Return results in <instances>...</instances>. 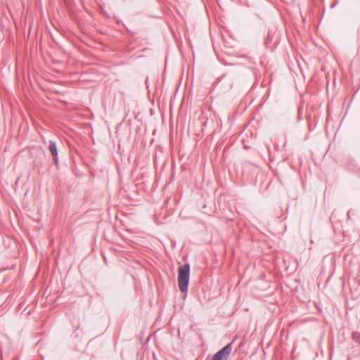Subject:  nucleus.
Here are the masks:
<instances>
[{
	"label": "nucleus",
	"instance_id": "1",
	"mask_svg": "<svg viewBox=\"0 0 360 360\" xmlns=\"http://www.w3.org/2000/svg\"><path fill=\"white\" fill-rule=\"evenodd\" d=\"M190 266L188 264L180 266L178 269V285L182 292L187 290L189 282Z\"/></svg>",
	"mask_w": 360,
	"mask_h": 360
},
{
	"label": "nucleus",
	"instance_id": "2",
	"mask_svg": "<svg viewBox=\"0 0 360 360\" xmlns=\"http://www.w3.org/2000/svg\"><path fill=\"white\" fill-rule=\"evenodd\" d=\"M231 349L230 345L225 346L214 354L212 360H226L231 352Z\"/></svg>",
	"mask_w": 360,
	"mask_h": 360
},
{
	"label": "nucleus",
	"instance_id": "3",
	"mask_svg": "<svg viewBox=\"0 0 360 360\" xmlns=\"http://www.w3.org/2000/svg\"><path fill=\"white\" fill-rule=\"evenodd\" d=\"M49 150L52 155L55 158V162H57V148L54 143L51 142L49 144Z\"/></svg>",
	"mask_w": 360,
	"mask_h": 360
}]
</instances>
